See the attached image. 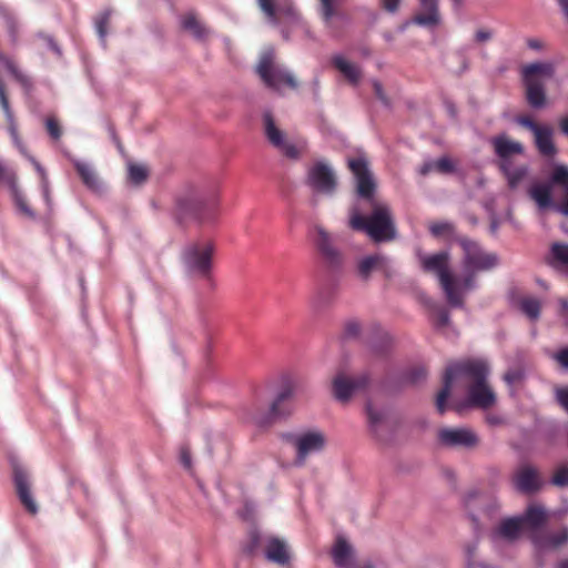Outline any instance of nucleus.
<instances>
[{
    "mask_svg": "<svg viewBox=\"0 0 568 568\" xmlns=\"http://www.w3.org/2000/svg\"><path fill=\"white\" fill-rule=\"evenodd\" d=\"M306 184L314 193L332 196L337 190L338 178L328 162L318 160L308 166Z\"/></svg>",
    "mask_w": 568,
    "mask_h": 568,
    "instance_id": "nucleus-10",
    "label": "nucleus"
},
{
    "mask_svg": "<svg viewBox=\"0 0 568 568\" xmlns=\"http://www.w3.org/2000/svg\"><path fill=\"white\" fill-rule=\"evenodd\" d=\"M13 478L21 504L29 513L37 514L38 505L31 494V484L27 470L21 466H14Z\"/></svg>",
    "mask_w": 568,
    "mask_h": 568,
    "instance_id": "nucleus-17",
    "label": "nucleus"
},
{
    "mask_svg": "<svg viewBox=\"0 0 568 568\" xmlns=\"http://www.w3.org/2000/svg\"><path fill=\"white\" fill-rule=\"evenodd\" d=\"M45 126H47L49 134L53 139H59L61 136V133H62L61 128L54 118H48L45 121Z\"/></svg>",
    "mask_w": 568,
    "mask_h": 568,
    "instance_id": "nucleus-45",
    "label": "nucleus"
},
{
    "mask_svg": "<svg viewBox=\"0 0 568 568\" xmlns=\"http://www.w3.org/2000/svg\"><path fill=\"white\" fill-rule=\"evenodd\" d=\"M514 481L518 490L527 494L535 493L542 485L538 470L527 464L517 468L514 475Z\"/></svg>",
    "mask_w": 568,
    "mask_h": 568,
    "instance_id": "nucleus-19",
    "label": "nucleus"
},
{
    "mask_svg": "<svg viewBox=\"0 0 568 568\" xmlns=\"http://www.w3.org/2000/svg\"><path fill=\"white\" fill-rule=\"evenodd\" d=\"M481 499V496L478 491L471 490L466 495L465 503L466 506L470 509L473 500Z\"/></svg>",
    "mask_w": 568,
    "mask_h": 568,
    "instance_id": "nucleus-54",
    "label": "nucleus"
},
{
    "mask_svg": "<svg viewBox=\"0 0 568 568\" xmlns=\"http://www.w3.org/2000/svg\"><path fill=\"white\" fill-rule=\"evenodd\" d=\"M386 262V257L379 254L361 258L357 263L358 276L364 281L368 280L374 271L384 268Z\"/></svg>",
    "mask_w": 568,
    "mask_h": 568,
    "instance_id": "nucleus-30",
    "label": "nucleus"
},
{
    "mask_svg": "<svg viewBox=\"0 0 568 568\" xmlns=\"http://www.w3.org/2000/svg\"><path fill=\"white\" fill-rule=\"evenodd\" d=\"M373 89H374V92H375L376 97H377L379 100H382L383 102H385V103H386L387 101H386V98H385V95H384L382 84H381L379 82H377V81H374V82H373Z\"/></svg>",
    "mask_w": 568,
    "mask_h": 568,
    "instance_id": "nucleus-55",
    "label": "nucleus"
},
{
    "mask_svg": "<svg viewBox=\"0 0 568 568\" xmlns=\"http://www.w3.org/2000/svg\"><path fill=\"white\" fill-rule=\"evenodd\" d=\"M314 243L321 255L331 265H337L342 260V255L334 246L331 234L320 225L314 227Z\"/></svg>",
    "mask_w": 568,
    "mask_h": 568,
    "instance_id": "nucleus-18",
    "label": "nucleus"
},
{
    "mask_svg": "<svg viewBox=\"0 0 568 568\" xmlns=\"http://www.w3.org/2000/svg\"><path fill=\"white\" fill-rule=\"evenodd\" d=\"M333 65L344 75L352 84H357L362 78L361 69L357 64L351 62L341 54L332 58Z\"/></svg>",
    "mask_w": 568,
    "mask_h": 568,
    "instance_id": "nucleus-28",
    "label": "nucleus"
},
{
    "mask_svg": "<svg viewBox=\"0 0 568 568\" xmlns=\"http://www.w3.org/2000/svg\"><path fill=\"white\" fill-rule=\"evenodd\" d=\"M557 398L559 403L568 410V388L558 389Z\"/></svg>",
    "mask_w": 568,
    "mask_h": 568,
    "instance_id": "nucleus-53",
    "label": "nucleus"
},
{
    "mask_svg": "<svg viewBox=\"0 0 568 568\" xmlns=\"http://www.w3.org/2000/svg\"><path fill=\"white\" fill-rule=\"evenodd\" d=\"M454 170V163L449 158H440L436 161H427L425 162L420 169L419 173L422 175H427L432 172L438 173H449Z\"/></svg>",
    "mask_w": 568,
    "mask_h": 568,
    "instance_id": "nucleus-35",
    "label": "nucleus"
},
{
    "mask_svg": "<svg viewBox=\"0 0 568 568\" xmlns=\"http://www.w3.org/2000/svg\"><path fill=\"white\" fill-rule=\"evenodd\" d=\"M215 245L210 239H200L185 245L182 261L189 273L207 277L212 270Z\"/></svg>",
    "mask_w": 568,
    "mask_h": 568,
    "instance_id": "nucleus-8",
    "label": "nucleus"
},
{
    "mask_svg": "<svg viewBox=\"0 0 568 568\" xmlns=\"http://www.w3.org/2000/svg\"><path fill=\"white\" fill-rule=\"evenodd\" d=\"M429 231L435 236H444L453 231V225L446 221L433 222L429 224Z\"/></svg>",
    "mask_w": 568,
    "mask_h": 568,
    "instance_id": "nucleus-43",
    "label": "nucleus"
},
{
    "mask_svg": "<svg viewBox=\"0 0 568 568\" xmlns=\"http://www.w3.org/2000/svg\"><path fill=\"white\" fill-rule=\"evenodd\" d=\"M529 194L540 209L552 206L568 216V166L555 164L549 181L535 183Z\"/></svg>",
    "mask_w": 568,
    "mask_h": 568,
    "instance_id": "nucleus-4",
    "label": "nucleus"
},
{
    "mask_svg": "<svg viewBox=\"0 0 568 568\" xmlns=\"http://www.w3.org/2000/svg\"><path fill=\"white\" fill-rule=\"evenodd\" d=\"M402 0H381V6L388 12H396Z\"/></svg>",
    "mask_w": 568,
    "mask_h": 568,
    "instance_id": "nucleus-50",
    "label": "nucleus"
},
{
    "mask_svg": "<svg viewBox=\"0 0 568 568\" xmlns=\"http://www.w3.org/2000/svg\"><path fill=\"white\" fill-rule=\"evenodd\" d=\"M559 126L565 135H568V115L564 116L559 121Z\"/></svg>",
    "mask_w": 568,
    "mask_h": 568,
    "instance_id": "nucleus-58",
    "label": "nucleus"
},
{
    "mask_svg": "<svg viewBox=\"0 0 568 568\" xmlns=\"http://www.w3.org/2000/svg\"><path fill=\"white\" fill-rule=\"evenodd\" d=\"M523 527L524 525L519 517L505 519L491 532V539L494 542L501 540L513 541L519 536Z\"/></svg>",
    "mask_w": 568,
    "mask_h": 568,
    "instance_id": "nucleus-24",
    "label": "nucleus"
},
{
    "mask_svg": "<svg viewBox=\"0 0 568 568\" xmlns=\"http://www.w3.org/2000/svg\"><path fill=\"white\" fill-rule=\"evenodd\" d=\"M527 45L532 50H541L545 47L540 39H528Z\"/></svg>",
    "mask_w": 568,
    "mask_h": 568,
    "instance_id": "nucleus-57",
    "label": "nucleus"
},
{
    "mask_svg": "<svg viewBox=\"0 0 568 568\" xmlns=\"http://www.w3.org/2000/svg\"><path fill=\"white\" fill-rule=\"evenodd\" d=\"M180 459H181V463L183 464V466L185 468H190L191 467V456H190V453L186 449H182L181 450Z\"/></svg>",
    "mask_w": 568,
    "mask_h": 568,
    "instance_id": "nucleus-56",
    "label": "nucleus"
},
{
    "mask_svg": "<svg viewBox=\"0 0 568 568\" xmlns=\"http://www.w3.org/2000/svg\"><path fill=\"white\" fill-rule=\"evenodd\" d=\"M296 388V379L288 375L282 376L278 392L270 406L268 413L263 416H254L255 423L264 426L271 423L274 418L285 415L286 412L282 408V405L294 396Z\"/></svg>",
    "mask_w": 568,
    "mask_h": 568,
    "instance_id": "nucleus-13",
    "label": "nucleus"
},
{
    "mask_svg": "<svg viewBox=\"0 0 568 568\" xmlns=\"http://www.w3.org/2000/svg\"><path fill=\"white\" fill-rule=\"evenodd\" d=\"M327 439L323 432L310 429L291 436V444L296 452V463L302 465L311 455L321 453Z\"/></svg>",
    "mask_w": 568,
    "mask_h": 568,
    "instance_id": "nucleus-11",
    "label": "nucleus"
},
{
    "mask_svg": "<svg viewBox=\"0 0 568 568\" xmlns=\"http://www.w3.org/2000/svg\"><path fill=\"white\" fill-rule=\"evenodd\" d=\"M551 483L556 486H568V463L560 465L551 479Z\"/></svg>",
    "mask_w": 568,
    "mask_h": 568,
    "instance_id": "nucleus-42",
    "label": "nucleus"
},
{
    "mask_svg": "<svg viewBox=\"0 0 568 568\" xmlns=\"http://www.w3.org/2000/svg\"><path fill=\"white\" fill-rule=\"evenodd\" d=\"M264 133L268 142L280 150L284 155L291 159H296L303 151V145H295L286 140L284 131L276 124L274 118L270 112L263 115Z\"/></svg>",
    "mask_w": 568,
    "mask_h": 568,
    "instance_id": "nucleus-14",
    "label": "nucleus"
},
{
    "mask_svg": "<svg viewBox=\"0 0 568 568\" xmlns=\"http://www.w3.org/2000/svg\"><path fill=\"white\" fill-rule=\"evenodd\" d=\"M453 1H454V2H456V3H459V2H460V0H453Z\"/></svg>",
    "mask_w": 568,
    "mask_h": 568,
    "instance_id": "nucleus-64",
    "label": "nucleus"
},
{
    "mask_svg": "<svg viewBox=\"0 0 568 568\" xmlns=\"http://www.w3.org/2000/svg\"><path fill=\"white\" fill-rule=\"evenodd\" d=\"M442 446L456 449H474L479 445V436L469 427H443L438 430Z\"/></svg>",
    "mask_w": 568,
    "mask_h": 568,
    "instance_id": "nucleus-12",
    "label": "nucleus"
},
{
    "mask_svg": "<svg viewBox=\"0 0 568 568\" xmlns=\"http://www.w3.org/2000/svg\"><path fill=\"white\" fill-rule=\"evenodd\" d=\"M332 556L334 559V564L338 568H352L355 562L353 547L342 536L336 538V541L332 549Z\"/></svg>",
    "mask_w": 568,
    "mask_h": 568,
    "instance_id": "nucleus-25",
    "label": "nucleus"
},
{
    "mask_svg": "<svg viewBox=\"0 0 568 568\" xmlns=\"http://www.w3.org/2000/svg\"><path fill=\"white\" fill-rule=\"evenodd\" d=\"M494 150L499 158V165L504 162H514V156L524 152L521 143L509 139L506 135H498L491 140Z\"/></svg>",
    "mask_w": 568,
    "mask_h": 568,
    "instance_id": "nucleus-23",
    "label": "nucleus"
},
{
    "mask_svg": "<svg viewBox=\"0 0 568 568\" xmlns=\"http://www.w3.org/2000/svg\"><path fill=\"white\" fill-rule=\"evenodd\" d=\"M494 36V32L489 29H479L475 33V41L478 43H484L489 41Z\"/></svg>",
    "mask_w": 568,
    "mask_h": 568,
    "instance_id": "nucleus-48",
    "label": "nucleus"
},
{
    "mask_svg": "<svg viewBox=\"0 0 568 568\" xmlns=\"http://www.w3.org/2000/svg\"><path fill=\"white\" fill-rule=\"evenodd\" d=\"M367 416L372 425H377L384 418V413L376 409L372 404L367 405Z\"/></svg>",
    "mask_w": 568,
    "mask_h": 568,
    "instance_id": "nucleus-46",
    "label": "nucleus"
},
{
    "mask_svg": "<svg viewBox=\"0 0 568 568\" xmlns=\"http://www.w3.org/2000/svg\"><path fill=\"white\" fill-rule=\"evenodd\" d=\"M28 158L41 178L42 194H43L45 202L48 204H50L49 182H48L45 171L37 160H34L32 156H28Z\"/></svg>",
    "mask_w": 568,
    "mask_h": 568,
    "instance_id": "nucleus-41",
    "label": "nucleus"
},
{
    "mask_svg": "<svg viewBox=\"0 0 568 568\" xmlns=\"http://www.w3.org/2000/svg\"><path fill=\"white\" fill-rule=\"evenodd\" d=\"M2 69L7 70L10 74H12L16 78V80L18 82H20V84L22 87H24L26 89H28L31 85L30 79L26 74H23L9 58L4 57L3 54H0V71ZM0 105L6 114L7 122H8V130L10 132V135H11L14 144L18 146V149L20 150L21 153L26 154V150H24L21 141L19 140L14 116L10 109L8 98L6 95L4 85L1 81H0Z\"/></svg>",
    "mask_w": 568,
    "mask_h": 568,
    "instance_id": "nucleus-9",
    "label": "nucleus"
},
{
    "mask_svg": "<svg viewBox=\"0 0 568 568\" xmlns=\"http://www.w3.org/2000/svg\"><path fill=\"white\" fill-rule=\"evenodd\" d=\"M413 22L429 29L437 27L440 23L438 0H418V10Z\"/></svg>",
    "mask_w": 568,
    "mask_h": 568,
    "instance_id": "nucleus-20",
    "label": "nucleus"
},
{
    "mask_svg": "<svg viewBox=\"0 0 568 568\" xmlns=\"http://www.w3.org/2000/svg\"><path fill=\"white\" fill-rule=\"evenodd\" d=\"M356 185L358 196L369 201L371 213L362 214L357 204L349 209L348 224L353 230L364 231L375 242L389 241L395 237V225L389 206L373 197L376 182L364 154L347 160Z\"/></svg>",
    "mask_w": 568,
    "mask_h": 568,
    "instance_id": "nucleus-1",
    "label": "nucleus"
},
{
    "mask_svg": "<svg viewBox=\"0 0 568 568\" xmlns=\"http://www.w3.org/2000/svg\"><path fill=\"white\" fill-rule=\"evenodd\" d=\"M559 303H560V312H559V315L561 316V318L564 320L565 322V325L568 326V300L567 298H560L559 300Z\"/></svg>",
    "mask_w": 568,
    "mask_h": 568,
    "instance_id": "nucleus-51",
    "label": "nucleus"
},
{
    "mask_svg": "<svg viewBox=\"0 0 568 568\" xmlns=\"http://www.w3.org/2000/svg\"><path fill=\"white\" fill-rule=\"evenodd\" d=\"M338 0H320L318 14L325 27L331 31H336V20L342 19L343 14L337 8Z\"/></svg>",
    "mask_w": 568,
    "mask_h": 568,
    "instance_id": "nucleus-27",
    "label": "nucleus"
},
{
    "mask_svg": "<svg viewBox=\"0 0 568 568\" xmlns=\"http://www.w3.org/2000/svg\"><path fill=\"white\" fill-rule=\"evenodd\" d=\"M0 183L7 185L12 194L13 201L18 207V210L26 216L32 217L33 213L29 205L26 202L24 196L19 191L17 185V176L16 173L7 168L6 165L0 163Z\"/></svg>",
    "mask_w": 568,
    "mask_h": 568,
    "instance_id": "nucleus-21",
    "label": "nucleus"
},
{
    "mask_svg": "<svg viewBox=\"0 0 568 568\" xmlns=\"http://www.w3.org/2000/svg\"><path fill=\"white\" fill-rule=\"evenodd\" d=\"M550 255L554 264L562 266L568 271V245L561 243L554 244Z\"/></svg>",
    "mask_w": 568,
    "mask_h": 568,
    "instance_id": "nucleus-37",
    "label": "nucleus"
},
{
    "mask_svg": "<svg viewBox=\"0 0 568 568\" xmlns=\"http://www.w3.org/2000/svg\"><path fill=\"white\" fill-rule=\"evenodd\" d=\"M500 170L511 190L517 189L527 175L526 165L516 164L515 162H504V164H500Z\"/></svg>",
    "mask_w": 568,
    "mask_h": 568,
    "instance_id": "nucleus-29",
    "label": "nucleus"
},
{
    "mask_svg": "<svg viewBox=\"0 0 568 568\" xmlns=\"http://www.w3.org/2000/svg\"><path fill=\"white\" fill-rule=\"evenodd\" d=\"M554 358L565 368L568 369V346L560 349L554 355Z\"/></svg>",
    "mask_w": 568,
    "mask_h": 568,
    "instance_id": "nucleus-49",
    "label": "nucleus"
},
{
    "mask_svg": "<svg viewBox=\"0 0 568 568\" xmlns=\"http://www.w3.org/2000/svg\"><path fill=\"white\" fill-rule=\"evenodd\" d=\"M256 546H257V536L254 535L252 537L251 544L247 546L245 551L248 552V554H252L254 551V549L256 548Z\"/></svg>",
    "mask_w": 568,
    "mask_h": 568,
    "instance_id": "nucleus-60",
    "label": "nucleus"
},
{
    "mask_svg": "<svg viewBox=\"0 0 568 568\" xmlns=\"http://www.w3.org/2000/svg\"><path fill=\"white\" fill-rule=\"evenodd\" d=\"M256 72L266 87L280 93L285 89L295 90L298 85L294 74L276 61L272 49L261 54Z\"/></svg>",
    "mask_w": 568,
    "mask_h": 568,
    "instance_id": "nucleus-7",
    "label": "nucleus"
},
{
    "mask_svg": "<svg viewBox=\"0 0 568 568\" xmlns=\"http://www.w3.org/2000/svg\"><path fill=\"white\" fill-rule=\"evenodd\" d=\"M110 20V12H103L101 16H99L95 20V28L98 31V34L101 39V41H104L106 33H108V24Z\"/></svg>",
    "mask_w": 568,
    "mask_h": 568,
    "instance_id": "nucleus-44",
    "label": "nucleus"
},
{
    "mask_svg": "<svg viewBox=\"0 0 568 568\" xmlns=\"http://www.w3.org/2000/svg\"><path fill=\"white\" fill-rule=\"evenodd\" d=\"M418 263L424 273L437 278L445 297L450 306L462 307L464 305L463 288L468 285V280L463 283L459 275L452 268V261L447 251L437 253L417 254Z\"/></svg>",
    "mask_w": 568,
    "mask_h": 568,
    "instance_id": "nucleus-3",
    "label": "nucleus"
},
{
    "mask_svg": "<svg viewBox=\"0 0 568 568\" xmlns=\"http://www.w3.org/2000/svg\"><path fill=\"white\" fill-rule=\"evenodd\" d=\"M519 518L521 519L524 526L537 528L546 521L547 514L542 506L532 504L527 508L526 513Z\"/></svg>",
    "mask_w": 568,
    "mask_h": 568,
    "instance_id": "nucleus-32",
    "label": "nucleus"
},
{
    "mask_svg": "<svg viewBox=\"0 0 568 568\" xmlns=\"http://www.w3.org/2000/svg\"><path fill=\"white\" fill-rule=\"evenodd\" d=\"M520 308L530 320H537L540 313V302L531 297L524 298L520 302Z\"/></svg>",
    "mask_w": 568,
    "mask_h": 568,
    "instance_id": "nucleus-39",
    "label": "nucleus"
},
{
    "mask_svg": "<svg viewBox=\"0 0 568 568\" xmlns=\"http://www.w3.org/2000/svg\"><path fill=\"white\" fill-rule=\"evenodd\" d=\"M517 122L528 129L532 134H535L542 125L534 122L529 116H520L517 119Z\"/></svg>",
    "mask_w": 568,
    "mask_h": 568,
    "instance_id": "nucleus-47",
    "label": "nucleus"
},
{
    "mask_svg": "<svg viewBox=\"0 0 568 568\" xmlns=\"http://www.w3.org/2000/svg\"><path fill=\"white\" fill-rule=\"evenodd\" d=\"M521 377V374L517 371H510V372H507L504 376V379L507 384L511 385L516 382H518Z\"/></svg>",
    "mask_w": 568,
    "mask_h": 568,
    "instance_id": "nucleus-52",
    "label": "nucleus"
},
{
    "mask_svg": "<svg viewBox=\"0 0 568 568\" xmlns=\"http://www.w3.org/2000/svg\"><path fill=\"white\" fill-rule=\"evenodd\" d=\"M266 557L271 561L285 564L288 559L286 544L278 538H271L266 546Z\"/></svg>",
    "mask_w": 568,
    "mask_h": 568,
    "instance_id": "nucleus-33",
    "label": "nucleus"
},
{
    "mask_svg": "<svg viewBox=\"0 0 568 568\" xmlns=\"http://www.w3.org/2000/svg\"><path fill=\"white\" fill-rule=\"evenodd\" d=\"M559 568H568V560L561 562Z\"/></svg>",
    "mask_w": 568,
    "mask_h": 568,
    "instance_id": "nucleus-63",
    "label": "nucleus"
},
{
    "mask_svg": "<svg viewBox=\"0 0 568 568\" xmlns=\"http://www.w3.org/2000/svg\"><path fill=\"white\" fill-rule=\"evenodd\" d=\"M178 210L182 216L194 215L201 222L211 221L214 216V207L195 199H180Z\"/></svg>",
    "mask_w": 568,
    "mask_h": 568,
    "instance_id": "nucleus-22",
    "label": "nucleus"
},
{
    "mask_svg": "<svg viewBox=\"0 0 568 568\" xmlns=\"http://www.w3.org/2000/svg\"><path fill=\"white\" fill-rule=\"evenodd\" d=\"M557 2L561 8L566 19L568 20V0H557Z\"/></svg>",
    "mask_w": 568,
    "mask_h": 568,
    "instance_id": "nucleus-59",
    "label": "nucleus"
},
{
    "mask_svg": "<svg viewBox=\"0 0 568 568\" xmlns=\"http://www.w3.org/2000/svg\"><path fill=\"white\" fill-rule=\"evenodd\" d=\"M346 328L349 334H356L358 325L356 323H349L347 324Z\"/></svg>",
    "mask_w": 568,
    "mask_h": 568,
    "instance_id": "nucleus-61",
    "label": "nucleus"
},
{
    "mask_svg": "<svg viewBox=\"0 0 568 568\" xmlns=\"http://www.w3.org/2000/svg\"><path fill=\"white\" fill-rule=\"evenodd\" d=\"M257 4L273 24L280 23L283 18L297 19L292 0H257Z\"/></svg>",
    "mask_w": 568,
    "mask_h": 568,
    "instance_id": "nucleus-16",
    "label": "nucleus"
},
{
    "mask_svg": "<svg viewBox=\"0 0 568 568\" xmlns=\"http://www.w3.org/2000/svg\"><path fill=\"white\" fill-rule=\"evenodd\" d=\"M368 383L365 374L348 375L345 372H338L333 381L332 388L334 396L341 402H347L355 393L363 389Z\"/></svg>",
    "mask_w": 568,
    "mask_h": 568,
    "instance_id": "nucleus-15",
    "label": "nucleus"
},
{
    "mask_svg": "<svg viewBox=\"0 0 568 568\" xmlns=\"http://www.w3.org/2000/svg\"><path fill=\"white\" fill-rule=\"evenodd\" d=\"M568 541V528L564 527L556 532L537 538L536 544L540 548H557Z\"/></svg>",
    "mask_w": 568,
    "mask_h": 568,
    "instance_id": "nucleus-34",
    "label": "nucleus"
},
{
    "mask_svg": "<svg viewBox=\"0 0 568 568\" xmlns=\"http://www.w3.org/2000/svg\"><path fill=\"white\" fill-rule=\"evenodd\" d=\"M489 367L485 361L473 359L449 366L444 378V387L437 395L436 406L440 414L446 410V400L454 383L458 379L468 382V404L481 409H488L496 403V394L487 383Z\"/></svg>",
    "mask_w": 568,
    "mask_h": 568,
    "instance_id": "nucleus-2",
    "label": "nucleus"
},
{
    "mask_svg": "<svg viewBox=\"0 0 568 568\" xmlns=\"http://www.w3.org/2000/svg\"><path fill=\"white\" fill-rule=\"evenodd\" d=\"M554 130L549 125H542L535 134L534 140L539 153L551 158L557 153V148L552 141Z\"/></svg>",
    "mask_w": 568,
    "mask_h": 568,
    "instance_id": "nucleus-26",
    "label": "nucleus"
},
{
    "mask_svg": "<svg viewBox=\"0 0 568 568\" xmlns=\"http://www.w3.org/2000/svg\"><path fill=\"white\" fill-rule=\"evenodd\" d=\"M462 248V271L458 273L459 281L463 283L468 280V285L463 288V298L468 292L475 288V276L477 273L487 272L498 265L496 254L485 251L477 242L469 239H460Z\"/></svg>",
    "mask_w": 568,
    "mask_h": 568,
    "instance_id": "nucleus-5",
    "label": "nucleus"
},
{
    "mask_svg": "<svg viewBox=\"0 0 568 568\" xmlns=\"http://www.w3.org/2000/svg\"><path fill=\"white\" fill-rule=\"evenodd\" d=\"M555 70L552 62H534L521 68L526 99L530 106L535 109L545 106V84L554 77Z\"/></svg>",
    "mask_w": 568,
    "mask_h": 568,
    "instance_id": "nucleus-6",
    "label": "nucleus"
},
{
    "mask_svg": "<svg viewBox=\"0 0 568 568\" xmlns=\"http://www.w3.org/2000/svg\"><path fill=\"white\" fill-rule=\"evenodd\" d=\"M128 172L130 181L135 184L144 182L149 174L146 165L133 162L128 164Z\"/></svg>",
    "mask_w": 568,
    "mask_h": 568,
    "instance_id": "nucleus-38",
    "label": "nucleus"
},
{
    "mask_svg": "<svg viewBox=\"0 0 568 568\" xmlns=\"http://www.w3.org/2000/svg\"><path fill=\"white\" fill-rule=\"evenodd\" d=\"M432 320L438 329H444L449 324L448 312L444 307L436 305L432 310Z\"/></svg>",
    "mask_w": 568,
    "mask_h": 568,
    "instance_id": "nucleus-40",
    "label": "nucleus"
},
{
    "mask_svg": "<svg viewBox=\"0 0 568 568\" xmlns=\"http://www.w3.org/2000/svg\"><path fill=\"white\" fill-rule=\"evenodd\" d=\"M182 27L199 39L203 38L206 33L205 28L194 13H187L183 17Z\"/></svg>",
    "mask_w": 568,
    "mask_h": 568,
    "instance_id": "nucleus-36",
    "label": "nucleus"
},
{
    "mask_svg": "<svg viewBox=\"0 0 568 568\" xmlns=\"http://www.w3.org/2000/svg\"><path fill=\"white\" fill-rule=\"evenodd\" d=\"M49 45L50 48L55 51L57 53H59V49L58 47L55 45V43L52 41V40H49Z\"/></svg>",
    "mask_w": 568,
    "mask_h": 568,
    "instance_id": "nucleus-62",
    "label": "nucleus"
},
{
    "mask_svg": "<svg viewBox=\"0 0 568 568\" xmlns=\"http://www.w3.org/2000/svg\"><path fill=\"white\" fill-rule=\"evenodd\" d=\"M73 164H74L75 170H77L78 174L80 175L81 180L89 189H91L93 191L101 190L102 183H101L94 168L91 164H89L87 162L79 161V160L74 161Z\"/></svg>",
    "mask_w": 568,
    "mask_h": 568,
    "instance_id": "nucleus-31",
    "label": "nucleus"
}]
</instances>
